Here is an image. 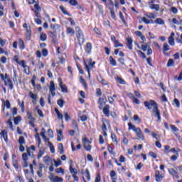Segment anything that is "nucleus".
Listing matches in <instances>:
<instances>
[{"mask_svg":"<svg viewBox=\"0 0 182 182\" xmlns=\"http://www.w3.org/2000/svg\"><path fill=\"white\" fill-rule=\"evenodd\" d=\"M145 107H147L149 110H151L152 113H154L155 117H158L159 122H161V117L160 114V111H159V105L156 103L154 100H150L149 102L145 101L144 103Z\"/></svg>","mask_w":182,"mask_h":182,"instance_id":"obj_1","label":"nucleus"},{"mask_svg":"<svg viewBox=\"0 0 182 182\" xmlns=\"http://www.w3.org/2000/svg\"><path fill=\"white\" fill-rule=\"evenodd\" d=\"M76 36L78 40V43L82 46L85 43V36L83 35V31L80 29V27L77 26L75 28Z\"/></svg>","mask_w":182,"mask_h":182,"instance_id":"obj_2","label":"nucleus"},{"mask_svg":"<svg viewBox=\"0 0 182 182\" xmlns=\"http://www.w3.org/2000/svg\"><path fill=\"white\" fill-rule=\"evenodd\" d=\"M87 63H86V61L84 62V66L85 67L86 70L89 73V70H90V69H93L95 68V65H96V62L92 61V58H89L87 60Z\"/></svg>","mask_w":182,"mask_h":182,"instance_id":"obj_3","label":"nucleus"},{"mask_svg":"<svg viewBox=\"0 0 182 182\" xmlns=\"http://www.w3.org/2000/svg\"><path fill=\"white\" fill-rule=\"evenodd\" d=\"M91 143L92 142L89 141V139L86 137L82 139V144H83L85 150H86L87 151H90L92 150V146H90Z\"/></svg>","mask_w":182,"mask_h":182,"instance_id":"obj_4","label":"nucleus"},{"mask_svg":"<svg viewBox=\"0 0 182 182\" xmlns=\"http://www.w3.org/2000/svg\"><path fill=\"white\" fill-rule=\"evenodd\" d=\"M48 178L51 182H63V178L54 176L53 173H50Z\"/></svg>","mask_w":182,"mask_h":182,"instance_id":"obj_5","label":"nucleus"},{"mask_svg":"<svg viewBox=\"0 0 182 182\" xmlns=\"http://www.w3.org/2000/svg\"><path fill=\"white\" fill-rule=\"evenodd\" d=\"M135 133L137 136V140H144V135L143 134V132H141V129L139 127L136 128Z\"/></svg>","mask_w":182,"mask_h":182,"instance_id":"obj_6","label":"nucleus"},{"mask_svg":"<svg viewBox=\"0 0 182 182\" xmlns=\"http://www.w3.org/2000/svg\"><path fill=\"white\" fill-rule=\"evenodd\" d=\"M164 178V173H160V171H155V180L157 182H161Z\"/></svg>","mask_w":182,"mask_h":182,"instance_id":"obj_7","label":"nucleus"},{"mask_svg":"<svg viewBox=\"0 0 182 182\" xmlns=\"http://www.w3.org/2000/svg\"><path fill=\"white\" fill-rule=\"evenodd\" d=\"M49 90L53 97H54V96H56V92H55V91L56 90V88L55 87V82L53 81H50V82Z\"/></svg>","mask_w":182,"mask_h":182,"instance_id":"obj_8","label":"nucleus"},{"mask_svg":"<svg viewBox=\"0 0 182 182\" xmlns=\"http://www.w3.org/2000/svg\"><path fill=\"white\" fill-rule=\"evenodd\" d=\"M29 96L31 99H32L33 105H36V102L38 101V95L32 92V91L29 92Z\"/></svg>","mask_w":182,"mask_h":182,"instance_id":"obj_9","label":"nucleus"},{"mask_svg":"<svg viewBox=\"0 0 182 182\" xmlns=\"http://www.w3.org/2000/svg\"><path fill=\"white\" fill-rule=\"evenodd\" d=\"M0 77L1 80L4 82L5 86H8V82H6V80L11 78L9 75L6 73L5 74V75H4V74H0Z\"/></svg>","mask_w":182,"mask_h":182,"instance_id":"obj_10","label":"nucleus"},{"mask_svg":"<svg viewBox=\"0 0 182 182\" xmlns=\"http://www.w3.org/2000/svg\"><path fill=\"white\" fill-rule=\"evenodd\" d=\"M176 36V34L174 33H171V36L168 38V43H169V45H171V46H174V36Z\"/></svg>","mask_w":182,"mask_h":182,"instance_id":"obj_11","label":"nucleus"},{"mask_svg":"<svg viewBox=\"0 0 182 182\" xmlns=\"http://www.w3.org/2000/svg\"><path fill=\"white\" fill-rule=\"evenodd\" d=\"M168 173L173 177H175V178H180V176H178V173H177V171L174 170L173 168L168 169Z\"/></svg>","mask_w":182,"mask_h":182,"instance_id":"obj_12","label":"nucleus"},{"mask_svg":"<svg viewBox=\"0 0 182 182\" xmlns=\"http://www.w3.org/2000/svg\"><path fill=\"white\" fill-rule=\"evenodd\" d=\"M0 136H1L4 140V141H6V143H8V132H6V130H3L1 131V132L0 133Z\"/></svg>","mask_w":182,"mask_h":182,"instance_id":"obj_13","label":"nucleus"},{"mask_svg":"<svg viewBox=\"0 0 182 182\" xmlns=\"http://www.w3.org/2000/svg\"><path fill=\"white\" fill-rule=\"evenodd\" d=\"M82 176H85L87 178V180H88V181H90L91 178H90V172L89 171V169H86L85 172H83V170L82 171Z\"/></svg>","mask_w":182,"mask_h":182,"instance_id":"obj_14","label":"nucleus"},{"mask_svg":"<svg viewBox=\"0 0 182 182\" xmlns=\"http://www.w3.org/2000/svg\"><path fill=\"white\" fill-rule=\"evenodd\" d=\"M127 46L129 48V49H130V50L133 49V39L132 38H127Z\"/></svg>","mask_w":182,"mask_h":182,"instance_id":"obj_15","label":"nucleus"},{"mask_svg":"<svg viewBox=\"0 0 182 182\" xmlns=\"http://www.w3.org/2000/svg\"><path fill=\"white\" fill-rule=\"evenodd\" d=\"M150 9H154V11H156V12H159L160 11V5L159 4H149Z\"/></svg>","mask_w":182,"mask_h":182,"instance_id":"obj_16","label":"nucleus"},{"mask_svg":"<svg viewBox=\"0 0 182 182\" xmlns=\"http://www.w3.org/2000/svg\"><path fill=\"white\" fill-rule=\"evenodd\" d=\"M57 134H58L57 140L58 141H60V140L63 139V134L62 129H59V130L57 129Z\"/></svg>","mask_w":182,"mask_h":182,"instance_id":"obj_17","label":"nucleus"},{"mask_svg":"<svg viewBox=\"0 0 182 182\" xmlns=\"http://www.w3.org/2000/svg\"><path fill=\"white\" fill-rule=\"evenodd\" d=\"M91 51H92V43H87L85 46V52H87V53H90Z\"/></svg>","mask_w":182,"mask_h":182,"instance_id":"obj_18","label":"nucleus"},{"mask_svg":"<svg viewBox=\"0 0 182 182\" xmlns=\"http://www.w3.org/2000/svg\"><path fill=\"white\" fill-rule=\"evenodd\" d=\"M109 109H110V106H109V105H106L103 108V113H104V114H105V116H109Z\"/></svg>","mask_w":182,"mask_h":182,"instance_id":"obj_19","label":"nucleus"},{"mask_svg":"<svg viewBox=\"0 0 182 182\" xmlns=\"http://www.w3.org/2000/svg\"><path fill=\"white\" fill-rule=\"evenodd\" d=\"M43 162L45 164H46V166H49L50 164V158L48 156H45L43 158Z\"/></svg>","mask_w":182,"mask_h":182,"instance_id":"obj_20","label":"nucleus"},{"mask_svg":"<svg viewBox=\"0 0 182 182\" xmlns=\"http://www.w3.org/2000/svg\"><path fill=\"white\" fill-rule=\"evenodd\" d=\"M128 127H129V130H133V132H134V133H136V130H137V128H136V126L133 125V124H132V122H129L128 124Z\"/></svg>","mask_w":182,"mask_h":182,"instance_id":"obj_21","label":"nucleus"},{"mask_svg":"<svg viewBox=\"0 0 182 182\" xmlns=\"http://www.w3.org/2000/svg\"><path fill=\"white\" fill-rule=\"evenodd\" d=\"M68 35H75V30L72 28L71 27L67 28L66 31Z\"/></svg>","mask_w":182,"mask_h":182,"instance_id":"obj_22","label":"nucleus"},{"mask_svg":"<svg viewBox=\"0 0 182 182\" xmlns=\"http://www.w3.org/2000/svg\"><path fill=\"white\" fill-rule=\"evenodd\" d=\"M141 21H143V22H144V23H154V21L153 20H149V18H146V17H143L141 18Z\"/></svg>","mask_w":182,"mask_h":182,"instance_id":"obj_23","label":"nucleus"},{"mask_svg":"<svg viewBox=\"0 0 182 182\" xmlns=\"http://www.w3.org/2000/svg\"><path fill=\"white\" fill-rule=\"evenodd\" d=\"M3 103L4 107H6V109H11V103L9 102V100H3Z\"/></svg>","mask_w":182,"mask_h":182,"instance_id":"obj_24","label":"nucleus"},{"mask_svg":"<svg viewBox=\"0 0 182 182\" xmlns=\"http://www.w3.org/2000/svg\"><path fill=\"white\" fill-rule=\"evenodd\" d=\"M109 63L112 66H116L117 65V63H116V60H114L112 56L109 57Z\"/></svg>","mask_w":182,"mask_h":182,"instance_id":"obj_25","label":"nucleus"},{"mask_svg":"<svg viewBox=\"0 0 182 182\" xmlns=\"http://www.w3.org/2000/svg\"><path fill=\"white\" fill-rule=\"evenodd\" d=\"M145 16H146V18H149V19H154L156 18V16H154L153 13L149 12L145 14Z\"/></svg>","mask_w":182,"mask_h":182,"instance_id":"obj_26","label":"nucleus"},{"mask_svg":"<svg viewBox=\"0 0 182 182\" xmlns=\"http://www.w3.org/2000/svg\"><path fill=\"white\" fill-rule=\"evenodd\" d=\"M116 80H117L120 85H126V81L119 76L117 77Z\"/></svg>","mask_w":182,"mask_h":182,"instance_id":"obj_27","label":"nucleus"},{"mask_svg":"<svg viewBox=\"0 0 182 182\" xmlns=\"http://www.w3.org/2000/svg\"><path fill=\"white\" fill-rule=\"evenodd\" d=\"M55 113L58 119H60V120H63V114H60V112H59V110L56 108H55Z\"/></svg>","mask_w":182,"mask_h":182,"instance_id":"obj_28","label":"nucleus"},{"mask_svg":"<svg viewBox=\"0 0 182 182\" xmlns=\"http://www.w3.org/2000/svg\"><path fill=\"white\" fill-rule=\"evenodd\" d=\"M173 23H175L176 25H182V20L178 21L177 18H173L172 19Z\"/></svg>","mask_w":182,"mask_h":182,"instance_id":"obj_29","label":"nucleus"},{"mask_svg":"<svg viewBox=\"0 0 182 182\" xmlns=\"http://www.w3.org/2000/svg\"><path fill=\"white\" fill-rule=\"evenodd\" d=\"M60 87L62 92H63L64 93H68V87H66V85H63V84H61V85H60Z\"/></svg>","mask_w":182,"mask_h":182,"instance_id":"obj_30","label":"nucleus"},{"mask_svg":"<svg viewBox=\"0 0 182 182\" xmlns=\"http://www.w3.org/2000/svg\"><path fill=\"white\" fill-rule=\"evenodd\" d=\"M172 105H175L176 107L180 108V101L177 98L173 100Z\"/></svg>","mask_w":182,"mask_h":182,"instance_id":"obj_31","label":"nucleus"},{"mask_svg":"<svg viewBox=\"0 0 182 182\" xmlns=\"http://www.w3.org/2000/svg\"><path fill=\"white\" fill-rule=\"evenodd\" d=\"M155 23H157L158 25H164V21L161 18H156L155 20Z\"/></svg>","mask_w":182,"mask_h":182,"instance_id":"obj_32","label":"nucleus"},{"mask_svg":"<svg viewBox=\"0 0 182 182\" xmlns=\"http://www.w3.org/2000/svg\"><path fill=\"white\" fill-rule=\"evenodd\" d=\"M171 66H174V60L173 59H169L167 63V68H171Z\"/></svg>","mask_w":182,"mask_h":182,"instance_id":"obj_33","label":"nucleus"},{"mask_svg":"<svg viewBox=\"0 0 182 182\" xmlns=\"http://www.w3.org/2000/svg\"><path fill=\"white\" fill-rule=\"evenodd\" d=\"M164 52H167L170 50V46L167 43H164Z\"/></svg>","mask_w":182,"mask_h":182,"instance_id":"obj_34","label":"nucleus"},{"mask_svg":"<svg viewBox=\"0 0 182 182\" xmlns=\"http://www.w3.org/2000/svg\"><path fill=\"white\" fill-rule=\"evenodd\" d=\"M7 85L9 86L10 90H12L14 89V84L12 83V80L10 79L7 80Z\"/></svg>","mask_w":182,"mask_h":182,"instance_id":"obj_35","label":"nucleus"},{"mask_svg":"<svg viewBox=\"0 0 182 182\" xmlns=\"http://www.w3.org/2000/svg\"><path fill=\"white\" fill-rule=\"evenodd\" d=\"M57 105L60 106V107H63V105H65V101L63 100L60 99L57 101Z\"/></svg>","mask_w":182,"mask_h":182,"instance_id":"obj_36","label":"nucleus"},{"mask_svg":"<svg viewBox=\"0 0 182 182\" xmlns=\"http://www.w3.org/2000/svg\"><path fill=\"white\" fill-rule=\"evenodd\" d=\"M114 43V48H123V44L120 43L117 40Z\"/></svg>","mask_w":182,"mask_h":182,"instance_id":"obj_37","label":"nucleus"},{"mask_svg":"<svg viewBox=\"0 0 182 182\" xmlns=\"http://www.w3.org/2000/svg\"><path fill=\"white\" fill-rule=\"evenodd\" d=\"M18 143L20 145H23L25 144V138L23 136H20L18 139Z\"/></svg>","mask_w":182,"mask_h":182,"instance_id":"obj_38","label":"nucleus"},{"mask_svg":"<svg viewBox=\"0 0 182 182\" xmlns=\"http://www.w3.org/2000/svg\"><path fill=\"white\" fill-rule=\"evenodd\" d=\"M58 149L60 150V154H63V153H65V151H63V144L62 143L58 144Z\"/></svg>","mask_w":182,"mask_h":182,"instance_id":"obj_39","label":"nucleus"},{"mask_svg":"<svg viewBox=\"0 0 182 182\" xmlns=\"http://www.w3.org/2000/svg\"><path fill=\"white\" fill-rule=\"evenodd\" d=\"M36 111L38 112V114L40 116V117H43V112H42V110L38 109V107H36Z\"/></svg>","mask_w":182,"mask_h":182,"instance_id":"obj_40","label":"nucleus"},{"mask_svg":"<svg viewBox=\"0 0 182 182\" xmlns=\"http://www.w3.org/2000/svg\"><path fill=\"white\" fill-rule=\"evenodd\" d=\"M54 163H55V167H59V166H60L62 164V161H60V159H58L56 160H53Z\"/></svg>","mask_w":182,"mask_h":182,"instance_id":"obj_41","label":"nucleus"},{"mask_svg":"<svg viewBox=\"0 0 182 182\" xmlns=\"http://www.w3.org/2000/svg\"><path fill=\"white\" fill-rule=\"evenodd\" d=\"M13 81H14V82H18V75L16 74V70H14Z\"/></svg>","mask_w":182,"mask_h":182,"instance_id":"obj_42","label":"nucleus"},{"mask_svg":"<svg viewBox=\"0 0 182 182\" xmlns=\"http://www.w3.org/2000/svg\"><path fill=\"white\" fill-rule=\"evenodd\" d=\"M7 124H9L11 130L14 131V124H12V120L11 119H9L8 121H7Z\"/></svg>","mask_w":182,"mask_h":182,"instance_id":"obj_43","label":"nucleus"},{"mask_svg":"<svg viewBox=\"0 0 182 182\" xmlns=\"http://www.w3.org/2000/svg\"><path fill=\"white\" fill-rule=\"evenodd\" d=\"M55 173H57V174H60V173H61V174H65V171L62 168H58L55 169Z\"/></svg>","mask_w":182,"mask_h":182,"instance_id":"obj_44","label":"nucleus"},{"mask_svg":"<svg viewBox=\"0 0 182 182\" xmlns=\"http://www.w3.org/2000/svg\"><path fill=\"white\" fill-rule=\"evenodd\" d=\"M80 81L81 83H82L84 87L87 88V84H86V81H85V79H83V77H80Z\"/></svg>","mask_w":182,"mask_h":182,"instance_id":"obj_45","label":"nucleus"},{"mask_svg":"<svg viewBox=\"0 0 182 182\" xmlns=\"http://www.w3.org/2000/svg\"><path fill=\"white\" fill-rule=\"evenodd\" d=\"M51 28H52V29H53V31H55V32H58L59 28H60V26L58 24H56L55 26L51 25Z\"/></svg>","mask_w":182,"mask_h":182,"instance_id":"obj_46","label":"nucleus"},{"mask_svg":"<svg viewBox=\"0 0 182 182\" xmlns=\"http://www.w3.org/2000/svg\"><path fill=\"white\" fill-rule=\"evenodd\" d=\"M48 146L50 149V151L51 153H55V146H53V144H52V143H50V141H48Z\"/></svg>","mask_w":182,"mask_h":182,"instance_id":"obj_47","label":"nucleus"},{"mask_svg":"<svg viewBox=\"0 0 182 182\" xmlns=\"http://www.w3.org/2000/svg\"><path fill=\"white\" fill-rule=\"evenodd\" d=\"M43 154H45V151L42 149H41L39 150L38 154V159H41V157H42V156H43Z\"/></svg>","mask_w":182,"mask_h":182,"instance_id":"obj_48","label":"nucleus"},{"mask_svg":"<svg viewBox=\"0 0 182 182\" xmlns=\"http://www.w3.org/2000/svg\"><path fill=\"white\" fill-rule=\"evenodd\" d=\"M40 39L41 41H42L43 42H45V41H46V34L41 33V36H40Z\"/></svg>","mask_w":182,"mask_h":182,"instance_id":"obj_49","label":"nucleus"},{"mask_svg":"<svg viewBox=\"0 0 182 182\" xmlns=\"http://www.w3.org/2000/svg\"><path fill=\"white\" fill-rule=\"evenodd\" d=\"M119 18L122 20V21L123 22V23H124V25H126V20H124V16H123V13H122V11L119 12Z\"/></svg>","mask_w":182,"mask_h":182,"instance_id":"obj_50","label":"nucleus"},{"mask_svg":"<svg viewBox=\"0 0 182 182\" xmlns=\"http://www.w3.org/2000/svg\"><path fill=\"white\" fill-rule=\"evenodd\" d=\"M73 127L75 130L79 132V127H77V123L76 122V121H73Z\"/></svg>","mask_w":182,"mask_h":182,"instance_id":"obj_51","label":"nucleus"},{"mask_svg":"<svg viewBox=\"0 0 182 182\" xmlns=\"http://www.w3.org/2000/svg\"><path fill=\"white\" fill-rule=\"evenodd\" d=\"M28 119H30V122L35 120V118L32 116L31 112H27Z\"/></svg>","mask_w":182,"mask_h":182,"instance_id":"obj_52","label":"nucleus"},{"mask_svg":"<svg viewBox=\"0 0 182 182\" xmlns=\"http://www.w3.org/2000/svg\"><path fill=\"white\" fill-rule=\"evenodd\" d=\"M134 122H139V123H141V119L139 117V115H134Z\"/></svg>","mask_w":182,"mask_h":182,"instance_id":"obj_53","label":"nucleus"},{"mask_svg":"<svg viewBox=\"0 0 182 182\" xmlns=\"http://www.w3.org/2000/svg\"><path fill=\"white\" fill-rule=\"evenodd\" d=\"M107 149H108L109 153H110L111 154H113V155L115 154L114 151H113V148H112V146H110V145L107 146Z\"/></svg>","mask_w":182,"mask_h":182,"instance_id":"obj_54","label":"nucleus"},{"mask_svg":"<svg viewBox=\"0 0 182 182\" xmlns=\"http://www.w3.org/2000/svg\"><path fill=\"white\" fill-rule=\"evenodd\" d=\"M36 139L38 141V146L39 147V144H41V136H39V134L38 133H36Z\"/></svg>","mask_w":182,"mask_h":182,"instance_id":"obj_55","label":"nucleus"},{"mask_svg":"<svg viewBox=\"0 0 182 182\" xmlns=\"http://www.w3.org/2000/svg\"><path fill=\"white\" fill-rule=\"evenodd\" d=\"M164 153H166V154L170 153V146L166 145L164 146Z\"/></svg>","mask_w":182,"mask_h":182,"instance_id":"obj_56","label":"nucleus"},{"mask_svg":"<svg viewBox=\"0 0 182 182\" xmlns=\"http://www.w3.org/2000/svg\"><path fill=\"white\" fill-rule=\"evenodd\" d=\"M18 65H20L21 66H22V68H26L28 65H26V63H25V60H21Z\"/></svg>","mask_w":182,"mask_h":182,"instance_id":"obj_57","label":"nucleus"},{"mask_svg":"<svg viewBox=\"0 0 182 182\" xmlns=\"http://www.w3.org/2000/svg\"><path fill=\"white\" fill-rule=\"evenodd\" d=\"M69 2L73 6H76V5H77V1L76 0H70Z\"/></svg>","mask_w":182,"mask_h":182,"instance_id":"obj_58","label":"nucleus"},{"mask_svg":"<svg viewBox=\"0 0 182 182\" xmlns=\"http://www.w3.org/2000/svg\"><path fill=\"white\" fill-rule=\"evenodd\" d=\"M42 55L44 57H46L48 55V50H46V48H43L42 50Z\"/></svg>","mask_w":182,"mask_h":182,"instance_id":"obj_59","label":"nucleus"},{"mask_svg":"<svg viewBox=\"0 0 182 182\" xmlns=\"http://www.w3.org/2000/svg\"><path fill=\"white\" fill-rule=\"evenodd\" d=\"M98 103L99 105H100V106H103V103H106V101H105V99L103 98H100L98 100Z\"/></svg>","mask_w":182,"mask_h":182,"instance_id":"obj_60","label":"nucleus"},{"mask_svg":"<svg viewBox=\"0 0 182 182\" xmlns=\"http://www.w3.org/2000/svg\"><path fill=\"white\" fill-rule=\"evenodd\" d=\"M70 173L71 174H77V172L75 171V168H72V166H70Z\"/></svg>","mask_w":182,"mask_h":182,"instance_id":"obj_61","label":"nucleus"},{"mask_svg":"<svg viewBox=\"0 0 182 182\" xmlns=\"http://www.w3.org/2000/svg\"><path fill=\"white\" fill-rule=\"evenodd\" d=\"M110 177H111V178H116V172L114 171H111Z\"/></svg>","mask_w":182,"mask_h":182,"instance_id":"obj_62","label":"nucleus"},{"mask_svg":"<svg viewBox=\"0 0 182 182\" xmlns=\"http://www.w3.org/2000/svg\"><path fill=\"white\" fill-rule=\"evenodd\" d=\"M171 11L174 14H177V12H178V10H177V8H176L174 6L171 7Z\"/></svg>","mask_w":182,"mask_h":182,"instance_id":"obj_63","label":"nucleus"},{"mask_svg":"<svg viewBox=\"0 0 182 182\" xmlns=\"http://www.w3.org/2000/svg\"><path fill=\"white\" fill-rule=\"evenodd\" d=\"M39 171H37V176H38V177H42V167L39 168Z\"/></svg>","mask_w":182,"mask_h":182,"instance_id":"obj_64","label":"nucleus"}]
</instances>
